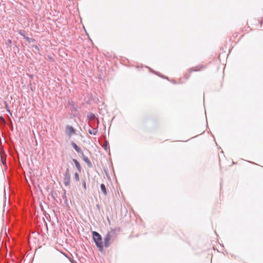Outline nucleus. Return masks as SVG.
Wrapping results in <instances>:
<instances>
[{
    "label": "nucleus",
    "mask_w": 263,
    "mask_h": 263,
    "mask_svg": "<svg viewBox=\"0 0 263 263\" xmlns=\"http://www.w3.org/2000/svg\"><path fill=\"white\" fill-rule=\"evenodd\" d=\"M93 240L100 252L103 251L104 249V245L102 241V237L101 235L96 231L92 232Z\"/></svg>",
    "instance_id": "obj_1"
},
{
    "label": "nucleus",
    "mask_w": 263,
    "mask_h": 263,
    "mask_svg": "<svg viewBox=\"0 0 263 263\" xmlns=\"http://www.w3.org/2000/svg\"><path fill=\"white\" fill-rule=\"evenodd\" d=\"M67 105L70 108V110L73 114L74 117L77 116V112H78V106L77 105L74 101L72 100H69L67 102Z\"/></svg>",
    "instance_id": "obj_2"
},
{
    "label": "nucleus",
    "mask_w": 263,
    "mask_h": 263,
    "mask_svg": "<svg viewBox=\"0 0 263 263\" xmlns=\"http://www.w3.org/2000/svg\"><path fill=\"white\" fill-rule=\"evenodd\" d=\"M63 176V183L65 186H67L70 184L71 178L70 171L68 167L66 168Z\"/></svg>",
    "instance_id": "obj_3"
},
{
    "label": "nucleus",
    "mask_w": 263,
    "mask_h": 263,
    "mask_svg": "<svg viewBox=\"0 0 263 263\" xmlns=\"http://www.w3.org/2000/svg\"><path fill=\"white\" fill-rule=\"evenodd\" d=\"M66 134L69 137L72 135L76 134V130L74 128L70 125H67L65 128Z\"/></svg>",
    "instance_id": "obj_4"
},
{
    "label": "nucleus",
    "mask_w": 263,
    "mask_h": 263,
    "mask_svg": "<svg viewBox=\"0 0 263 263\" xmlns=\"http://www.w3.org/2000/svg\"><path fill=\"white\" fill-rule=\"evenodd\" d=\"M120 231V228H117L114 229H111L110 231L108 232L106 235H109L110 238L113 239L118 235V233Z\"/></svg>",
    "instance_id": "obj_5"
},
{
    "label": "nucleus",
    "mask_w": 263,
    "mask_h": 263,
    "mask_svg": "<svg viewBox=\"0 0 263 263\" xmlns=\"http://www.w3.org/2000/svg\"><path fill=\"white\" fill-rule=\"evenodd\" d=\"M81 157L82 158L83 161L86 163L87 166L88 167L91 168L92 167V164L89 158L86 156L84 153H82V154H81Z\"/></svg>",
    "instance_id": "obj_6"
},
{
    "label": "nucleus",
    "mask_w": 263,
    "mask_h": 263,
    "mask_svg": "<svg viewBox=\"0 0 263 263\" xmlns=\"http://www.w3.org/2000/svg\"><path fill=\"white\" fill-rule=\"evenodd\" d=\"M87 119L89 121L95 120V121H96V124L97 125V126H99V121L98 118H97L95 116V115L93 113H89L87 115Z\"/></svg>",
    "instance_id": "obj_7"
},
{
    "label": "nucleus",
    "mask_w": 263,
    "mask_h": 263,
    "mask_svg": "<svg viewBox=\"0 0 263 263\" xmlns=\"http://www.w3.org/2000/svg\"><path fill=\"white\" fill-rule=\"evenodd\" d=\"M112 239L110 238V236L109 235H106L104 238V246L106 248H108L111 244V240Z\"/></svg>",
    "instance_id": "obj_8"
},
{
    "label": "nucleus",
    "mask_w": 263,
    "mask_h": 263,
    "mask_svg": "<svg viewBox=\"0 0 263 263\" xmlns=\"http://www.w3.org/2000/svg\"><path fill=\"white\" fill-rule=\"evenodd\" d=\"M205 68L204 65H198L197 66H196L195 67H192L189 70V73H191L193 71H197L201 70Z\"/></svg>",
    "instance_id": "obj_9"
},
{
    "label": "nucleus",
    "mask_w": 263,
    "mask_h": 263,
    "mask_svg": "<svg viewBox=\"0 0 263 263\" xmlns=\"http://www.w3.org/2000/svg\"><path fill=\"white\" fill-rule=\"evenodd\" d=\"M71 144L72 145V146L73 147V148L76 150V151L80 154H82V153H83L81 148L73 141H72L71 142Z\"/></svg>",
    "instance_id": "obj_10"
},
{
    "label": "nucleus",
    "mask_w": 263,
    "mask_h": 263,
    "mask_svg": "<svg viewBox=\"0 0 263 263\" xmlns=\"http://www.w3.org/2000/svg\"><path fill=\"white\" fill-rule=\"evenodd\" d=\"M98 126H97V125H96V127H93L92 130L89 129L88 130V132L90 135H97L98 131Z\"/></svg>",
    "instance_id": "obj_11"
},
{
    "label": "nucleus",
    "mask_w": 263,
    "mask_h": 263,
    "mask_svg": "<svg viewBox=\"0 0 263 263\" xmlns=\"http://www.w3.org/2000/svg\"><path fill=\"white\" fill-rule=\"evenodd\" d=\"M72 161L74 162V164H75L77 170H78V171L79 172H81L82 168H81V165H80V163L76 159H72Z\"/></svg>",
    "instance_id": "obj_12"
},
{
    "label": "nucleus",
    "mask_w": 263,
    "mask_h": 263,
    "mask_svg": "<svg viewBox=\"0 0 263 263\" xmlns=\"http://www.w3.org/2000/svg\"><path fill=\"white\" fill-rule=\"evenodd\" d=\"M100 188H101V190L103 192V193L105 195H106L107 194V190H106L105 185L103 183L101 184Z\"/></svg>",
    "instance_id": "obj_13"
},
{
    "label": "nucleus",
    "mask_w": 263,
    "mask_h": 263,
    "mask_svg": "<svg viewBox=\"0 0 263 263\" xmlns=\"http://www.w3.org/2000/svg\"><path fill=\"white\" fill-rule=\"evenodd\" d=\"M102 146L106 151H107L108 149L109 150V143L107 141L105 140Z\"/></svg>",
    "instance_id": "obj_14"
},
{
    "label": "nucleus",
    "mask_w": 263,
    "mask_h": 263,
    "mask_svg": "<svg viewBox=\"0 0 263 263\" xmlns=\"http://www.w3.org/2000/svg\"><path fill=\"white\" fill-rule=\"evenodd\" d=\"M96 124V121H95V120L89 121L88 126L89 127L93 128V126H95V124Z\"/></svg>",
    "instance_id": "obj_15"
},
{
    "label": "nucleus",
    "mask_w": 263,
    "mask_h": 263,
    "mask_svg": "<svg viewBox=\"0 0 263 263\" xmlns=\"http://www.w3.org/2000/svg\"><path fill=\"white\" fill-rule=\"evenodd\" d=\"M17 33L20 34L21 35L24 36L25 38L26 37L25 36V31L24 30H18L17 31Z\"/></svg>",
    "instance_id": "obj_16"
},
{
    "label": "nucleus",
    "mask_w": 263,
    "mask_h": 263,
    "mask_svg": "<svg viewBox=\"0 0 263 263\" xmlns=\"http://www.w3.org/2000/svg\"><path fill=\"white\" fill-rule=\"evenodd\" d=\"M29 43H30L31 42H35V40L34 39L29 37L28 36L25 37V38Z\"/></svg>",
    "instance_id": "obj_17"
},
{
    "label": "nucleus",
    "mask_w": 263,
    "mask_h": 263,
    "mask_svg": "<svg viewBox=\"0 0 263 263\" xmlns=\"http://www.w3.org/2000/svg\"><path fill=\"white\" fill-rule=\"evenodd\" d=\"M74 179L77 181H79L80 180L79 174L77 172L74 173Z\"/></svg>",
    "instance_id": "obj_18"
},
{
    "label": "nucleus",
    "mask_w": 263,
    "mask_h": 263,
    "mask_svg": "<svg viewBox=\"0 0 263 263\" xmlns=\"http://www.w3.org/2000/svg\"><path fill=\"white\" fill-rule=\"evenodd\" d=\"M82 186L84 190H86V183L85 179L82 180Z\"/></svg>",
    "instance_id": "obj_19"
},
{
    "label": "nucleus",
    "mask_w": 263,
    "mask_h": 263,
    "mask_svg": "<svg viewBox=\"0 0 263 263\" xmlns=\"http://www.w3.org/2000/svg\"><path fill=\"white\" fill-rule=\"evenodd\" d=\"M5 123V119L3 116H0V125L3 124Z\"/></svg>",
    "instance_id": "obj_20"
},
{
    "label": "nucleus",
    "mask_w": 263,
    "mask_h": 263,
    "mask_svg": "<svg viewBox=\"0 0 263 263\" xmlns=\"http://www.w3.org/2000/svg\"><path fill=\"white\" fill-rule=\"evenodd\" d=\"M32 47H34L37 51H40L39 47L37 45H33Z\"/></svg>",
    "instance_id": "obj_21"
},
{
    "label": "nucleus",
    "mask_w": 263,
    "mask_h": 263,
    "mask_svg": "<svg viewBox=\"0 0 263 263\" xmlns=\"http://www.w3.org/2000/svg\"><path fill=\"white\" fill-rule=\"evenodd\" d=\"M69 259L71 263H77V261L73 259H71L70 258Z\"/></svg>",
    "instance_id": "obj_22"
},
{
    "label": "nucleus",
    "mask_w": 263,
    "mask_h": 263,
    "mask_svg": "<svg viewBox=\"0 0 263 263\" xmlns=\"http://www.w3.org/2000/svg\"><path fill=\"white\" fill-rule=\"evenodd\" d=\"M7 111L12 116V113H11L10 109H7Z\"/></svg>",
    "instance_id": "obj_23"
},
{
    "label": "nucleus",
    "mask_w": 263,
    "mask_h": 263,
    "mask_svg": "<svg viewBox=\"0 0 263 263\" xmlns=\"http://www.w3.org/2000/svg\"><path fill=\"white\" fill-rule=\"evenodd\" d=\"M161 77L162 78H164V79H168V78L167 77L164 76H161Z\"/></svg>",
    "instance_id": "obj_24"
},
{
    "label": "nucleus",
    "mask_w": 263,
    "mask_h": 263,
    "mask_svg": "<svg viewBox=\"0 0 263 263\" xmlns=\"http://www.w3.org/2000/svg\"><path fill=\"white\" fill-rule=\"evenodd\" d=\"M63 198H65V200H66V202H67V199H66V195L65 194L64 196L63 197Z\"/></svg>",
    "instance_id": "obj_25"
},
{
    "label": "nucleus",
    "mask_w": 263,
    "mask_h": 263,
    "mask_svg": "<svg viewBox=\"0 0 263 263\" xmlns=\"http://www.w3.org/2000/svg\"><path fill=\"white\" fill-rule=\"evenodd\" d=\"M6 109H9V107H8V104L7 103H6Z\"/></svg>",
    "instance_id": "obj_26"
},
{
    "label": "nucleus",
    "mask_w": 263,
    "mask_h": 263,
    "mask_svg": "<svg viewBox=\"0 0 263 263\" xmlns=\"http://www.w3.org/2000/svg\"><path fill=\"white\" fill-rule=\"evenodd\" d=\"M96 206H97V208L98 209H99L100 206H99V204H97V205H96Z\"/></svg>",
    "instance_id": "obj_27"
},
{
    "label": "nucleus",
    "mask_w": 263,
    "mask_h": 263,
    "mask_svg": "<svg viewBox=\"0 0 263 263\" xmlns=\"http://www.w3.org/2000/svg\"><path fill=\"white\" fill-rule=\"evenodd\" d=\"M8 42H9V44H11V43H12V42H11V41L10 40H8Z\"/></svg>",
    "instance_id": "obj_28"
},
{
    "label": "nucleus",
    "mask_w": 263,
    "mask_h": 263,
    "mask_svg": "<svg viewBox=\"0 0 263 263\" xmlns=\"http://www.w3.org/2000/svg\"><path fill=\"white\" fill-rule=\"evenodd\" d=\"M50 60H51V61H53V58H50Z\"/></svg>",
    "instance_id": "obj_29"
},
{
    "label": "nucleus",
    "mask_w": 263,
    "mask_h": 263,
    "mask_svg": "<svg viewBox=\"0 0 263 263\" xmlns=\"http://www.w3.org/2000/svg\"><path fill=\"white\" fill-rule=\"evenodd\" d=\"M186 77V78H189V76H185Z\"/></svg>",
    "instance_id": "obj_30"
},
{
    "label": "nucleus",
    "mask_w": 263,
    "mask_h": 263,
    "mask_svg": "<svg viewBox=\"0 0 263 263\" xmlns=\"http://www.w3.org/2000/svg\"><path fill=\"white\" fill-rule=\"evenodd\" d=\"M107 220H108V221L109 222H110L109 219V218H107Z\"/></svg>",
    "instance_id": "obj_31"
}]
</instances>
